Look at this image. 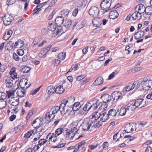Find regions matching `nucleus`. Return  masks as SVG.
Segmentation results:
<instances>
[{
  "label": "nucleus",
  "mask_w": 152,
  "mask_h": 152,
  "mask_svg": "<svg viewBox=\"0 0 152 152\" xmlns=\"http://www.w3.org/2000/svg\"><path fill=\"white\" fill-rule=\"evenodd\" d=\"M134 88V86H126L124 88V90L126 91H129L133 89Z\"/></svg>",
  "instance_id": "obj_58"
},
{
  "label": "nucleus",
  "mask_w": 152,
  "mask_h": 152,
  "mask_svg": "<svg viewBox=\"0 0 152 152\" xmlns=\"http://www.w3.org/2000/svg\"><path fill=\"white\" fill-rule=\"evenodd\" d=\"M75 100V97L73 96H71L68 97L66 99H65L64 102L66 104H68L69 106H72L71 104H73Z\"/></svg>",
  "instance_id": "obj_17"
},
{
  "label": "nucleus",
  "mask_w": 152,
  "mask_h": 152,
  "mask_svg": "<svg viewBox=\"0 0 152 152\" xmlns=\"http://www.w3.org/2000/svg\"><path fill=\"white\" fill-rule=\"evenodd\" d=\"M34 128V129L33 130L34 131V134L41 132L42 130V128L41 127V126H37L35 127Z\"/></svg>",
  "instance_id": "obj_44"
},
{
  "label": "nucleus",
  "mask_w": 152,
  "mask_h": 152,
  "mask_svg": "<svg viewBox=\"0 0 152 152\" xmlns=\"http://www.w3.org/2000/svg\"><path fill=\"white\" fill-rule=\"evenodd\" d=\"M72 24V21L70 20L66 19L65 23L64 24V26L66 28H69Z\"/></svg>",
  "instance_id": "obj_39"
},
{
  "label": "nucleus",
  "mask_w": 152,
  "mask_h": 152,
  "mask_svg": "<svg viewBox=\"0 0 152 152\" xmlns=\"http://www.w3.org/2000/svg\"><path fill=\"white\" fill-rule=\"evenodd\" d=\"M112 96L115 100L121 99L122 98V94L120 91H114L112 94Z\"/></svg>",
  "instance_id": "obj_16"
},
{
  "label": "nucleus",
  "mask_w": 152,
  "mask_h": 152,
  "mask_svg": "<svg viewBox=\"0 0 152 152\" xmlns=\"http://www.w3.org/2000/svg\"><path fill=\"white\" fill-rule=\"evenodd\" d=\"M109 145V143L108 142H105L103 143L102 144V148L103 149H107Z\"/></svg>",
  "instance_id": "obj_61"
},
{
  "label": "nucleus",
  "mask_w": 152,
  "mask_h": 152,
  "mask_svg": "<svg viewBox=\"0 0 152 152\" xmlns=\"http://www.w3.org/2000/svg\"><path fill=\"white\" fill-rule=\"evenodd\" d=\"M74 135V133L72 131H66V133L64 135L66 139H69L71 140L73 139Z\"/></svg>",
  "instance_id": "obj_12"
},
{
  "label": "nucleus",
  "mask_w": 152,
  "mask_h": 152,
  "mask_svg": "<svg viewBox=\"0 0 152 152\" xmlns=\"http://www.w3.org/2000/svg\"><path fill=\"white\" fill-rule=\"evenodd\" d=\"M141 82L138 80H137L132 84V86H140Z\"/></svg>",
  "instance_id": "obj_63"
},
{
  "label": "nucleus",
  "mask_w": 152,
  "mask_h": 152,
  "mask_svg": "<svg viewBox=\"0 0 152 152\" xmlns=\"http://www.w3.org/2000/svg\"><path fill=\"white\" fill-rule=\"evenodd\" d=\"M111 3V0H103L100 4V7L102 10H105L110 7Z\"/></svg>",
  "instance_id": "obj_7"
},
{
  "label": "nucleus",
  "mask_w": 152,
  "mask_h": 152,
  "mask_svg": "<svg viewBox=\"0 0 152 152\" xmlns=\"http://www.w3.org/2000/svg\"><path fill=\"white\" fill-rule=\"evenodd\" d=\"M132 17L134 20H136V19L139 20L141 18L142 15L139 12H135L132 14Z\"/></svg>",
  "instance_id": "obj_23"
},
{
  "label": "nucleus",
  "mask_w": 152,
  "mask_h": 152,
  "mask_svg": "<svg viewBox=\"0 0 152 152\" xmlns=\"http://www.w3.org/2000/svg\"><path fill=\"white\" fill-rule=\"evenodd\" d=\"M102 19L101 18H97L93 20L92 23L93 26L99 27L102 23Z\"/></svg>",
  "instance_id": "obj_11"
},
{
  "label": "nucleus",
  "mask_w": 152,
  "mask_h": 152,
  "mask_svg": "<svg viewBox=\"0 0 152 152\" xmlns=\"http://www.w3.org/2000/svg\"><path fill=\"white\" fill-rule=\"evenodd\" d=\"M109 118V115L106 113H103L101 115L100 120L102 122L105 121Z\"/></svg>",
  "instance_id": "obj_29"
},
{
  "label": "nucleus",
  "mask_w": 152,
  "mask_h": 152,
  "mask_svg": "<svg viewBox=\"0 0 152 152\" xmlns=\"http://www.w3.org/2000/svg\"><path fill=\"white\" fill-rule=\"evenodd\" d=\"M31 69L30 67L27 66H24L22 67L21 71L23 73H28Z\"/></svg>",
  "instance_id": "obj_42"
},
{
  "label": "nucleus",
  "mask_w": 152,
  "mask_h": 152,
  "mask_svg": "<svg viewBox=\"0 0 152 152\" xmlns=\"http://www.w3.org/2000/svg\"><path fill=\"white\" fill-rule=\"evenodd\" d=\"M13 33L11 30H10L5 33V34L3 36V39L5 40H8L11 37Z\"/></svg>",
  "instance_id": "obj_28"
},
{
  "label": "nucleus",
  "mask_w": 152,
  "mask_h": 152,
  "mask_svg": "<svg viewBox=\"0 0 152 152\" xmlns=\"http://www.w3.org/2000/svg\"><path fill=\"white\" fill-rule=\"evenodd\" d=\"M41 86H40L39 87L31 91L30 92V94L32 95L35 94L39 91Z\"/></svg>",
  "instance_id": "obj_55"
},
{
  "label": "nucleus",
  "mask_w": 152,
  "mask_h": 152,
  "mask_svg": "<svg viewBox=\"0 0 152 152\" xmlns=\"http://www.w3.org/2000/svg\"><path fill=\"white\" fill-rule=\"evenodd\" d=\"M59 110L60 108L58 106H55L52 108L50 111V112H51V113L53 114L52 119H53L54 118L55 116V115L57 113Z\"/></svg>",
  "instance_id": "obj_21"
},
{
  "label": "nucleus",
  "mask_w": 152,
  "mask_h": 152,
  "mask_svg": "<svg viewBox=\"0 0 152 152\" xmlns=\"http://www.w3.org/2000/svg\"><path fill=\"white\" fill-rule=\"evenodd\" d=\"M119 15V14L116 10L111 11L110 13L109 17L110 18L115 19L117 18Z\"/></svg>",
  "instance_id": "obj_13"
},
{
  "label": "nucleus",
  "mask_w": 152,
  "mask_h": 152,
  "mask_svg": "<svg viewBox=\"0 0 152 152\" xmlns=\"http://www.w3.org/2000/svg\"><path fill=\"white\" fill-rule=\"evenodd\" d=\"M24 41L21 39H19L16 41L15 44L14 46L15 48H20L24 45Z\"/></svg>",
  "instance_id": "obj_27"
},
{
  "label": "nucleus",
  "mask_w": 152,
  "mask_h": 152,
  "mask_svg": "<svg viewBox=\"0 0 152 152\" xmlns=\"http://www.w3.org/2000/svg\"><path fill=\"white\" fill-rule=\"evenodd\" d=\"M52 116H53V114L51 113V112L50 111L46 114L45 115V119L48 122H49L51 120L50 118Z\"/></svg>",
  "instance_id": "obj_38"
},
{
  "label": "nucleus",
  "mask_w": 152,
  "mask_h": 152,
  "mask_svg": "<svg viewBox=\"0 0 152 152\" xmlns=\"http://www.w3.org/2000/svg\"><path fill=\"white\" fill-rule=\"evenodd\" d=\"M13 18L9 14H6L3 18L4 23L6 26L10 25L12 22Z\"/></svg>",
  "instance_id": "obj_5"
},
{
  "label": "nucleus",
  "mask_w": 152,
  "mask_h": 152,
  "mask_svg": "<svg viewBox=\"0 0 152 152\" xmlns=\"http://www.w3.org/2000/svg\"><path fill=\"white\" fill-rule=\"evenodd\" d=\"M94 101L95 102V104H93V108L94 109H97L99 105H101L102 102L100 101L99 100L96 99L94 100Z\"/></svg>",
  "instance_id": "obj_37"
},
{
  "label": "nucleus",
  "mask_w": 152,
  "mask_h": 152,
  "mask_svg": "<svg viewBox=\"0 0 152 152\" xmlns=\"http://www.w3.org/2000/svg\"><path fill=\"white\" fill-rule=\"evenodd\" d=\"M42 118H41L38 117L36 118L32 124V126L34 127H35L36 126H41L42 125Z\"/></svg>",
  "instance_id": "obj_15"
},
{
  "label": "nucleus",
  "mask_w": 152,
  "mask_h": 152,
  "mask_svg": "<svg viewBox=\"0 0 152 152\" xmlns=\"http://www.w3.org/2000/svg\"><path fill=\"white\" fill-rule=\"evenodd\" d=\"M66 56V53L64 52L59 53L58 55V58L61 60H64Z\"/></svg>",
  "instance_id": "obj_43"
},
{
  "label": "nucleus",
  "mask_w": 152,
  "mask_h": 152,
  "mask_svg": "<svg viewBox=\"0 0 152 152\" xmlns=\"http://www.w3.org/2000/svg\"><path fill=\"white\" fill-rule=\"evenodd\" d=\"M7 97V95L4 92H0V100H4Z\"/></svg>",
  "instance_id": "obj_57"
},
{
  "label": "nucleus",
  "mask_w": 152,
  "mask_h": 152,
  "mask_svg": "<svg viewBox=\"0 0 152 152\" xmlns=\"http://www.w3.org/2000/svg\"><path fill=\"white\" fill-rule=\"evenodd\" d=\"M32 134H34V131L31 130L30 131H29L25 134L24 137V138L26 139L29 138Z\"/></svg>",
  "instance_id": "obj_48"
},
{
  "label": "nucleus",
  "mask_w": 152,
  "mask_h": 152,
  "mask_svg": "<svg viewBox=\"0 0 152 152\" xmlns=\"http://www.w3.org/2000/svg\"><path fill=\"white\" fill-rule=\"evenodd\" d=\"M101 114L98 112L94 113L92 115L93 118H94L96 120H98L100 117Z\"/></svg>",
  "instance_id": "obj_45"
},
{
  "label": "nucleus",
  "mask_w": 152,
  "mask_h": 152,
  "mask_svg": "<svg viewBox=\"0 0 152 152\" xmlns=\"http://www.w3.org/2000/svg\"><path fill=\"white\" fill-rule=\"evenodd\" d=\"M7 103L5 101L2 100L0 101V109H2L6 106Z\"/></svg>",
  "instance_id": "obj_54"
},
{
  "label": "nucleus",
  "mask_w": 152,
  "mask_h": 152,
  "mask_svg": "<svg viewBox=\"0 0 152 152\" xmlns=\"http://www.w3.org/2000/svg\"><path fill=\"white\" fill-rule=\"evenodd\" d=\"M93 107V105L90 102H87L84 106L83 110L85 111H88L90 110L92 107Z\"/></svg>",
  "instance_id": "obj_33"
},
{
  "label": "nucleus",
  "mask_w": 152,
  "mask_h": 152,
  "mask_svg": "<svg viewBox=\"0 0 152 152\" xmlns=\"http://www.w3.org/2000/svg\"><path fill=\"white\" fill-rule=\"evenodd\" d=\"M101 99L103 102H107L110 101L111 99V97L108 94H104L101 97Z\"/></svg>",
  "instance_id": "obj_14"
},
{
  "label": "nucleus",
  "mask_w": 152,
  "mask_h": 152,
  "mask_svg": "<svg viewBox=\"0 0 152 152\" xmlns=\"http://www.w3.org/2000/svg\"><path fill=\"white\" fill-rule=\"evenodd\" d=\"M91 124L87 120H84L82 122L80 126L82 127L83 131H89L91 126Z\"/></svg>",
  "instance_id": "obj_8"
},
{
  "label": "nucleus",
  "mask_w": 152,
  "mask_h": 152,
  "mask_svg": "<svg viewBox=\"0 0 152 152\" xmlns=\"http://www.w3.org/2000/svg\"><path fill=\"white\" fill-rule=\"evenodd\" d=\"M9 102L12 106H16L19 104V98L17 97L11 98L9 99Z\"/></svg>",
  "instance_id": "obj_10"
},
{
  "label": "nucleus",
  "mask_w": 152,
  "mask_h": 152,
  "mask_svg": "<svg viewBox=\"0 0 152 152\" xmlns=\"http://www.w3.org/2000/svg\"><path fill=\"white\" fill-rule=\"evenodd\" d=\"M56 26V27H57V28H56V33H56V34L58 35L59 34V33L61 32L62 31V27L61 26V25Z\"/></svg>",
  "instance_id": "obj_52"
},
{
  "label": "nucleus",
  "mask_w": 152,
  "mask_h": 152,
  "mask_svg": "<svg viewBox=\"0 0 152 152\" xmlns=\"http://www.w3.org/2000/svg\"><path fill=\"white\" fill-rule=\"evenodd\" d=\"M146 10L148 11V12H145V13L149 15L152 13V6H148L146 7Z\"/></svg>",
  "instance_id": "obj_56"
},
{
  "label": "nucleus",
  "mask_w": 152,
  "mask_h": 152,
  "mask_svg": "<svg viewBox=\"0 0 152 152\" xmlns=\"http://www.w3.org/2000/svg\"><path fill=\"white\" fill-rule=\"evenodd\" d=\"M42 39V38L41 37L38 36L36 37L34 39L33 43H34V45H37L39 42Z\"/></svg>",
  "instance_id": "obj_47"
},
{
  "label": "nucleus",
  "mask_w": 152,
  "mask_h": 152,
  "mask_svg": "<svg viewBox=\"0 0 152 152\" xmlns=\"http://www.w3.org/2000/svg\"><path fill=\"white\" fill-rule=\"evenodd\" d=\"M64 20L63 16L58 17L55 19V24L56 25H61L64 22Z\"/></svg>",
  "instance_id": "obj_22"
},
{
  "label": "nucleus",
  "mask_w": 152,
  "mask_h": 152,
  "mask_svg": "<svg viewBox=\"0 0 152 152\" xmlns=\"http://www.w3.org/2000/svg\"><path fill=\"white\" fill-rule=\"evenodd\" d=\"M107 106L108 105L106 103V102H103L102 103L99 108L102 111H104L107 109Z\"/></svg>",
  "instance_id": "obj_46"
},
{
  "label": "nucleus",
  "mask_w": 152,
  "mask_h": 152,
  "mask_svg": "<svg viewBox=\"0 0 152 152\" xmlns=\"http://www.w3.org/2000/svg\"><path fill=\"white\" fill-rule=\"evenodd\" d=\"M108 114L109 115L112 116H115L117 114V112L115 110L112 109L108 111Z\"/></svg>",
  "instance_id": "obj_40"
},
{
  "label": "nucleus",
  "mask_w": 152,
  "mask_h": 152,
  "mask_svg": "<svg viewBox=\"0 0 152 152\" xmlns=\"http://www.w3.org/2000/svg\"><path fill=\"white\" fill-rule=\"evenodd\" d=\"M38 143L41 146L46 143L47 144H49L50 142L45 139H41L39 141Z\"/></svg>",
  "instance_id": "obj_41"
},
{
  "label": "nucleus",
  "mask_w": 152,
  "mask_h": 152,
  "mask_svg": "<svg viewBox=\"0 0 152 152\" xmlns=\"http://www.w3.org/2000/svg\"><path fill=\"white\" fill-rule=\"evenodd\" d=\"M136 124L134 123H129L127 124L124 128V131L126 133L132 132L136 130Z\"/></svg>",
  "instance_id": "obj_2"
},
{
  "label": "nucleus",
  "mask_w": 152,
  "mask_h": 152,
  "mask_svg": "<svg viewBox=\"0 0 152 152\" xmlns=\"http://www.w3.org/2000/svg\"><path fill=\"white\" fill-rule=\"evenodd\" d=\"M77 28L80 29L83 28L84 25V22L80 21L77 23Z\"/></svg>",
  "instance_id": "obj_50"
},
{
  "label": "nucleus",
  "mask_w": 152,
  "mask_h": 152,
  "mask_svg": "<svg viewBox=\"0 0 152 152\" xmlns=\"http://www.w3.org/2000/svg\"><path fill=\"white\" fill-rule=\"evenodd\" d=\"M139 31H138L135 33L134 34V37L135 39H138L144 35L145 33L143 31H140V33L138 36H137L136 35L139 34Z\"/></svg>",
  "instance_id": "obj_26"
},
{
  "label": "nucleus",
  "mask_w": 152,
  "mask_h": 152,
  "mask_svg": "<svg viewBox=\"0 0 152 152\" xmlns=\"http://www.w3.org/2000/svg\"><path fill=\"white\" fill-rule=\"evenodd\" d=\"M13 88H11V89L9 91H6L8 98H10L14 97V93L16 91L15 88H14V86H13Z\"/></svg>",
  "instance_id": "obj_19"
},
{
  "label": "nucleus",
  "mask_w": 152,
  "mask_h": 152,
  "mask_svg": "<svg viewBox=\"0 0 152 152\" xmlns=\"http://www.w3.org/2000/svg\"><path fill=\"white\" fill-rule=\"evenodd\" d=\"M11 75V77H7L5 80V82L7 84L9 85L10 86H12L13 85L12 82L13 80L12 79H15V78H18L17 74L16 72H15Z\"/></svg>",
  "instance_id": "obj_6"
},
{
  "label": "nucleus",
  "mask_w": 152,
  "mask_h": 152,
  "mask_svg": "<svg viewBox=\"0 0 152 152\" xmlns=\"http://www.w3.org/2000/svg\"><path fill=\"white\" fill-rule=\"evenodd\" d=\"M85 77V75H80L78 76L76 78V80L77 81H80L82 80Z\"/></svg>",
  "instance_id": "obj_64"
},
{
  "label": "nucleus",
  "mask_w": 152,
  "mask_h": 152,
  "mask_svg": "<svg viewBox=\"0 0 152 152\" xmlns=\"http://www.w3.org/2000/svg\"><path fill=\"white\" fill-rule=\"evenodd\" d=\"M57 137L58 136L55 133H50L47 135L46 139L49 140L48 141L56 142L58 140Z\"/></svg>",
  "instance_id": "obj_9"
},
{
  "label": "nucleus",
  "mask_w": 152,
  "mask_h": 152,
  "mask_svg": "<svg viewBox=\"0 0 152 152\" xmlns=\"http://www.w3.org/2000/svg\"><path fill=\"white\" fill-rule=\"evenodd\" d=\"M64 129L62 127H59L56 129L55 131V134L57 136L61 134L64 132Z\"/></svg>",
  "instance_id": "obj_36"
},
{
  "label": "nucleus",
  "mask_w": 152,
  "mask_h": 152,
  "mask_svg": "<svg viewBox=\"0 0 152 152\" xmlns=\"http://www.w3.org/2000/svg\"><path fill=\"white\" fill-rule=\"evenodd\" d=\"M146 102L144 101V99H138L135 100L133 104H131V109L132 110H134L138 107L141 108L144 107L146 104Z\"/></svg>",
  "instance_id": "obj_1"
},
{
  "label": "nucleus",
  "mask_w": 152,
  "mask_h": 152,
  "mask_svg": "<svg viewBox=\"0 0 152 152\" xmlns=\"http://www.w3.org/2000/svg\"><path fill=\"white\" fill-rule=\"evenodd\" d=\"M86 143V142L85 140H82L79 142L76 145H77V150H78L81 146L85 145Z\"/></svg>",
  "instance_id": "obj_49"
},
{
  "label": "nucleus",
  "mask_w": 152,
  "mask_h": 152,
  "mask_svg": "<svg viewBox=\"0 0 152 152\" xmlns=\"http://www.w3.org/2000/svg\"><path fill=\"white\" fill-rule=\"evenodd\" d=\"M29 86H26V88H25L24 87H22L21 86H18V88H15L16 90V89L17 90L16 94L18 96L20 97L24 96L26 91V90L25 88H27Z\"/></svg>",
  "instance_id": "obj_4"
},
{
  "label": "nucleus",
  "mask_w": 152,
  "mask_h": 152,
  "mask_svg": "<svg viewBox=\"0 0 152 152\" xmlns=\"http://www.w3.org/2000/svg\"><path fill=\"white\" fill-rule=\"evenodd\" d=\"M53 22L51 21H49L48 23V29L52 31H53L54 33H56V24L55 26H54L53 24Z\"/></svg>",
  "instance_id": "obj_24"
},
{
  "label": "nucleus",
  "mask_w": 152,
  "mask_h": 152,
  "mask_svg": "<svg viewBox=\"0 0 152 152\" xmlns=\"http://www.w3.org/2000/svg\"><path fill=\"white\" fill-rule=\"evenodd\" d=\"M56 93L61 94L63 93L65 91L63 86H57L55 88Z\"/></svg>",
  "instance_id": "obj_25"
},
{
  "label": "nucleus",
  "mask_w": 152,
  "mask_h": 152,
  "mask_svg": "<svg viewBox=\"0 0 152 152\" xmlns=\"http://www.w3.org/2000/svg\"><path fill=\"white\" fill-rule=\"evenodd\" d=\"M103 82V79L101 76H99L94 81V83L92 84L94 86H99Z\"/></svg>",
  "instance_id": "obj_20"
},
{
  "label": "nucleus",
  "mask_w": 152,
  "mask_h": 152,
  "mask_svg": "<svg viewBox=\"0 0 152 152\" xmlns=\"http://www.w3.org/2000/svg\"><path fill=\"white\" fill-rule=\"evenodd\" d=\"M142 86H152V80H149L147 77L144 78L141 83Z\"/></svg>",
  "instance_id": "obj_18"
},
{
  "label": "nucleus",
  "mask_w": 152,
  "mask_h": 152,
  "mask_svg": "<svg viewBox=\"0 0 152 152\" xmlns=\"http://www.w3.org/2000/svg\"><path fill=\"white\" fill-rule=\"evenodd\" d=\"M89 14L92 17L96 18L99 14V10L95 6L91 7L89 10Z\"/></svg>",
  "instance_id": "obj_3"
},
{
  "label": "nucleus",
  "mask_w": 152,
  "mask_h": 152,
  "mask_svg": "<svg viewBox=\"0 0 152 152\" xmlns=\"http://www.w3.org/2000/svg\"><path fill=\"white\" fill-rule=\"evenodd\" d=\"M69 10L66 9H65L62 11L61 12V16H66L69 13Z\"/></svg>",
  "instance_id": "obj_51"
},
{
  "label": "nucleus",
  "mask_w": 152,
  "mask_h": 152,
  "mask_svg": "<svg viewBox=\"0 0 152 152\" xmlns=\"http://www.w3.org/2000/svg\"><path fill=\"white\" fill-rule=\"evenodd\" d=\"M48 92L50 95L56 93L55 88L54 86H48L47 88Z\"/></svg>",
  "instance_id": "obj_34"
},
{
  "label": "nucleus",
  "mask_w": 152,
  "mask_h": 152,
  "mask_svg": "<svg viewBox=\"0 0 152 152\" xmlns=\"http://www.w3.org/2000/svg\"><path fill=\"white\" fill-rule=\"evenodd\" d=\"M33 114L34 110L33 109L29 111L26 117V119L27 120H28Z\"/></svg>",
  "instance_id": "obj_53"
},
{
  "label": "nucleus",
  "mask_w": 152,
  "mask_h": 152,
  "mask_svg": "<svg viewBox=\"0 0 152 152\" xmlns=\"http://www.w3.org/2000/svg\"><path fill=\"white\" fill-rule=\"evenodd\" d=\"M15 0H7L6 4L8 6L12 4L15 3Z\"/></svg>",
  "instance_id": "obj_60"
},
{
  "label": "nucleus",
  "mask_w": 152,
  "mask_h": 152,
  "mask_svg": "<svg viewBox=\"0 0 152 152\" xmlns=\"http://www.w3.org/2000/svg\"><path fill=\"white\" fill-rule=\"evenodd\" d=\"M146 7L145 8V6L142 4H140L139 5L138 7V11L139 13L141 14L143 13L144 12H146Z\"/></svg>",
  "instance_id": "obj_32"
},
{
  "label": "nucleus",
  "mask_w": 152,
  "mask_h": 152,
  "mask_svg": "<svg viewBox=\"0 0 152 152\" xmlns=\"http://www.w3.org/2000/svg\"><path fill=\"white\" fill-rule=\"evenodd\" d=\"M17 52L18 55L20 56H22L24 54V50L21 49L18 50L17 51Z\"/></svg>",
  "instance_id": "obj_59"
},
{
  "label": "nucleus",
  "mask_w": 152,
  "mask_h": 152,
  "mask_svg": "<svg viewBox=\"0 0 152 152\" xmlns=\"http://www.w3.org/2000/svg\"><path fill=\"white\" fill-rule=\"evenodd\" d=\"M13 58L16 61H18L20 59L19 57L15 53H14L13 54Z\"/></svg>",
  "instance_id": "obj_62"
},
{
  "label": "nucleus",
  "mask_w": 152,
  "mask_h": 152,
  "mask_svg": "<svg viewBox=\"0 0 152 152\" xmlns=\"http://www.w3.org/2000/svg\"><path fill=\"white\" fill-rule=\"evenodd\" d=\"M66 104H65V103L64 102L63 103H62L60 105V106H59L60 108V110L61 114L65 113V110L66 109Z\"/></svg>",
  "instance_id": "obj_31"
},
{
  "label": "nucleus",
  "mask_w": 152,
  "mask_h": 152,
  "mask_svg": "<svg viewBox=\"0 0 152 152\" xmlns=\"http://www.w3.org/2000/svg\"><path fill=\"white\" fill-rule=\"evenodd\" d=\"M81 107L80 104V102L75 103L73 104L72 109L74 111H77L79 110Z\"/></svg>",
  "instance_id": "obj_35"
},
{
  "label": "nucleus",
  "mask_w": 152,
  "mask_h": 152,
  "mask_svg": "<svg viewBox=\"0 0 152 152\" xmlns=\"http://www.w3.org/2000/svg\"><path fill=\"white\" fill-rule=\"evenodd\" d=\"M126 112V109L124 107H121L120 109L118 110V113L120 115L122 116L124 115Z\"/></svg>",
  "instance_id": "obj_30"
}]
</instances>
